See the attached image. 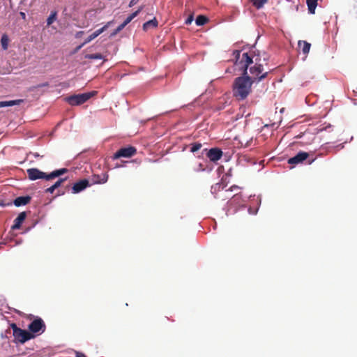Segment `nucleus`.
Returning <instances> with one entry per match:
<instances>
[{
	"mask_svg": "<svg viewBox=\"0 0 357 357\" xmlns=\"http://www.w3.org/2000/svg\"><path fill=\"white\" fill-rule=\"evenodd\" d=\"M195 170L196 171H204L205 167H204V165H202V163H199L198 165V167Z\"/></svg>",
	"mask_w": 357,
	"mask_h": 357,
	"instance_id": "2f4dec72",
	"label": "nucleus"
},
{
	"mask_svg": "<svg viewBox=\"0 0 357 357\" xmlns=\"http://www.w3.org/2000/svg\"><path fill=\"white\" fill-rule=\"evenodd\" d=\"M208 19L202 15L197 16L195 22L197 26H202L208 22Z\"/></svg>",
	"mask_w": 357,
	"mask_h": 357,
	"instance_id": "412c9836",
	"label": "nucleus"
},
{
	"mask_svg": "<svg viewBox=\"0 0 357 357\" xmlns=\"http://www.w3.org/2000/svg\"><path fill=\"white\" fill-rule=\"evenodd\" d=\"M28 328L32 334L37 333H43L46 329V326L40 317H36L29 324Z\"/></svg>",
	"mask_w": 357,
	"mask_h": 357,
	"instance_id": "423d86ee",
	"label": "nucleus"
},
{
	"mask_svg": "<svg viewBox=\"0 0 357 357\" xmlns=\"http://www.w3.org/2000/svg\"><path fill=\"white\" fill-rule=\"evenodd\" d=\"M126 25L123 22L121 24H120L117 29H116V31L114 34H116L117 32L121 31Z\"/></svg>",
	"mask_w": 357,
	"mask_h": 357,
	"instance_id": "c85d7f7f",
	"label": "nucleus"
},
{
	"mask_svg": "<svg viewBox=\"0 0 357 357\" xmlns=\"http://www.w3.org/2000/svg\"><path fill=\"white\" fill-rule=\"evenodd\" d=\"M26 217V213L25 211L21 212L18 216L14 220V224L12 226L13 230H16L20 228L22 224L24 221Z\"/></svg>",
	"mask_w": 357,
	"mask_h": 357,
	"instance_id": "ddd939ff",
	"label": "nucleus"
},
{
	"mask_svg": "<svg viewBox=\"0 0 357 357\" xmlns=\"http://www.w3.org/2000/svg\"><path fill=\"white\" fill-rule=\"evenodd\" d=\"M22 102H23V100H10V101H1V102H0V107L13 106V105H20Z\"/></svg>",
	"mask_w": 357,
	"mask_h": 357,
	"instance_id": "aec40b11",
	"label": "nucleus"
},
{
	"mask_svg": "<svg viewBox=\"0 0 357 357\" xmlns=\"http://www.w3.org/2000/svg\"><path fill=\"white\" fill-rule=\"evenodd\" d=\"M309 157V153L304 151H300L295 156L288 160V163L290 165H298L303 162Z\"/></svg>",
	"mask_w": 357,
	"mask_h": 357,
	"instance_id": "9d476101",
	"label": "nucleus"
},
{
	"mask_svg": "<svg viewBox=\"0 0 357 357\" xmlns=\"http://www.w3.org/2000/svg\"><path fill=\"white\" fill-rule=\"evenodd\" d=\"M75 357H86L84 354L79 352V351H75Z\"/></svg>",
	"mask_w": 357,
	"mask_h": 357,
	"instance_id": "473e14b6",
	"label": "nucleus"
},
{
	"mask_svg": "<svg viewBox=\"0 0 357 357\" xmlns=\"http://www.w3.org/2000/svg\"><path fill=\"white\" fill-rule=\"evenodd\" d=\"M97 94V91H93L88 93H81V94H77V95H73L67 98V102L73 106L75 105H79L85 102H86L88 100H89L91 97L94 96Z\"/></svg>",
	"mask_w": 357,
	"mask_h": 357,
	"instance_id": "20e7f679",
	"label": "nucleus"
},
{
	"mask_svg": "<svg viewBox=\"0 0 357 357\" xmlns=\"http://www.w3.org/2000/svg\"><path fill=\"white\" fill-rule=\"evenodd\" d=\"M56 19V12H52L47 20V24L51 25Z\"/></svg>",
	"mask_w": 357,
	"mask_h": 357,
	"instance_id": "393cba45",
	"label": "nucleus"
},
{
	"mask_svg": "<svg viewBox=\"0 0 357 357\" xmlns=\"http://www.w3.org/2000/svg\"><path fill=\"white\" fill-rule=\"evenodd\" d=\"M66 178H59L54 185H52L56 189L58 188Z\"/></svg>",
	"mask_w": 357,
	"mask_h": 357,
	"instance_id": "bb28decb",
	"label": "nucleus"
},
{
	"mask_svg": "<svg viewBox=\"0 0 357 357\" xmlns=\"http://www.w3.org/2000/svg\"><path fill=\"white\" fill-rule=\"evenodd\" d=\"M89 181L87 179H82L74 183L72 187V192L73 194H77L84 190L88 186H89Z\"/></svg>",
	"mask_w": 357,
	"mask_h": 357,
	"instance_id": "9b49d317",
	"label": "nucleus"
},
{
	"mask_svg": "<svg viewBox=\"0 0 357 357\" xmlns=\"http://www.w3.org/2000/svg\"><path fill=\"white\" fill-rule=\"evenodd\" d=\"M259 61L258 59L256 58L255 64L250 68V73L252 75L251 78L254 81L257 79L258 82H260L267 77L268 72L263 73V66Z\"/></svg>",
	"mask_w": 357,
	"mask_h": 357,
	"instance_id": "39448f33",
	"label": "nucleus"
},
{
	"mask_svg": "<svg viewBox=\"0 0 357 357\" xmlns=\"http://www.w3.org/2000/svg\"><path fill=\"white\" fill-rule=\"evenodd\" d=\"M238 188H238V186H237V185H232V186L229 189V190H230V191H234V190H237V189H238Z\"/></svg>",
	"mask_w": 357,
	"mask_h": 357,
	"instance_id": "f704fd0d",
	"label": "nucleus"
},
{
	"mask_svg": "<svg viewBox=\"0 0 357 357\" xmlns=\"http://www.w3.org/2000/svg\"><path fill=\"white\" fill-rule=\"evenodd\" d=\"M137 149L134 146H128L120 149L113 155L114 160L119 159L120 158H130L135 155Z\"/></svg>",
	"mask_w": 357,
	"mask_h": 357,
	"instance_id": "0eeeda50",
	"label": "nucleus"
},
{
	"mask_svg": "<svg viewBox=\"0 0 357 357\" xmlns=\"http://www.w3.org/2000/svg\"><path fill=\"white\" fill-rule=\"evenodd\" d=\"M234 54L236 58L235 66L243 72V76L236 77L233 82V96L238 100H243L251 93L254 83L251 77L247 75L248 68L253 63V60L247 52L243 53L241 56V51L235 50Z\"/></svg>",
	"mask_w": 357,
	"mask_h": 357,
	"instance_id": "f257e3e1",
	"label": "nucleus"
},
{
	"mask_svg": "<svg viewBox=\"0 0 357 357\" xmlns=\"http://www.w3.org/2000/svg\"><path fill=\"white\" fill-rule=\"evenodd\" d=\"M193 21V15H190L186 20H185V24H190Z\"/></svg>",
	"mask_w": 357,
	"mask_h": 357,
	"instance_id": "cd10ccee",
	"label": "nucleus"
},
{
	"mask_svg": "<svg viewBox=\"0 0 357 357\" xmlns=\"http://www.w3.org/2000/svg\"><path fill=\"white\" fill-rule=\"evenodd\" d=\"M226 185L223 182L217 183L211 186V191L213 194H216L218 191L223 190Z\"/></svg>",
	"mask_w": 357,
	"mask_h": 357,
	"instance_id": "a211bd4d",
	"label": "nucleus"
},
{
	"mask_svg": "<svg viewBox=\"0 0 357 357\" xmlns=\"http://www.w3.org/2000/svg\"><path fill=\"white\" fill-rule=\"evenodd\" d=\"M202 146V144L199 142H195L190 144V151L195 153L199 150Z\"/></svg>",
	"mask_w": 357,
	"mask_h": 357,
	"instance_id": "b1692460",
	"label": "nucleus"
},
{
	"mask_svg": "<svg viewBox=\"0 0 357 357\" xmlns=\"http://www.w3.org/2000/svg\"><path fill=\"white\" fill-rule=\"evenodd\" d=\"M9 39L7 35L4 34L2 36L1 39V44L3 50H6L8 47Z\"/></svg>",
	"mask_w": 357,
	"mask_h": 357,
	"instance_id": "5701e85b",
	"label": "nucleus"
},
{
	"mask_svg": "<svg viewBox=\"0 0 357 357\" xmlns=\"http://www.w3.org/2000/svg\"><path fill=\"white\" fill-rule=\"evenodd\" d=\"M223 107H219L218 109H222Z\"/></svg>",
	"mask_w": 357,
	"mask_h": 357,
	"instance_id": "4c0bfd02",
	"label": "nucleus"
},
{
	"mask_svg": "<svg viewBox=\"0 0 357 357\" xmlns=\"http://www.w3.org/2000/svg\"><path fill=\"white\" fill-rule=\"evenodd\" d=\"M22 17H23L24 18L25 17V14L24 13H20Z\"/></svg>",
	"mask_w": 357,
	"mask_h": 357,
	"instance_id": "e433bc0d",
	"label": "nucleus"
},
{
	"mask_svg": "<svg viewBox=\"0 0 357 357\" xmlns=\"http://www.w3.org/2000/svg\"><path fill=\"white\" fill-rule=\"evenodd\" d=\"M112 23V22H107L105 26H103L102 28L96 30V31H94L93 33H91L90 36H89L88 38H86L84 40V42L81 45H79L77 49H80L81 47H82L84 45L89 43V42H91V40H93V39H95L96 37H98L100 34H101L103 31H105L109 26L110 24Z\"/></svg>",
	"mask_w": 357,
	"mask_h": 357,
	"instance_id": "1a4fd4ad",
	"label": "nucleus"
},
{
	"mask_svg": "<svg viewBox=\"0 0 357 357\" xmlns=\"http://www.w3.org/2000/svg\"><path fill=\"white\" fill-rule=\"evenodd\" d=\"M84 58L87 59H91V60L103 59L104 61H106L107 60V59H105V56H103L102 54H101L100 53L88 54L84 56Z\"/></svg>",
	"mask_w": 357,
	"mask_h": 357,
	"instance_id": "6ab92c4d",
	"label": "nucleus"
},
{
	"mask_svg": "<svg viewBox=\"0 0 357 357\" xmlns=\"http://www.w3.org/2000/svg\"><path fill=\"white\" fill-rule=\"evenodd\" d=\"M158 26V21L154 17L153 20L147 21L143 24V29L147 31L151 27L155 28Z\"/></svg>",
	"mask_w": 357,
	"mask_h": 357,
	"instance_id": "f3484780",
	"label": "nucleus"
},
{
	"mask_svg": "<svg viewBox=\"0 0 357 357\" xmlns=\"http://www.w3.org/2000/svg\"><path fill=\"white\" fill-rule=\"evenodd\" d=\"M298 47L301 49L302 52L307 55L310 50L311 44L305 40H299L298 43Z\"/></svg>",
	"mask_w": 357,
	"mask_h": 357,
	"instance_id": "2eb2a0df",
	"label": "nucleus"
},
{
	"mask_svg": "<svg viewBox=\"0 0 357 357\" xmlns=\"http://www.w3.org/2000/svg\"><path fill=\"white\" fill-rule=\"evenodd\" d=\"M137 16L136 13H132L129 16L126 17V19L124 20L123 23L127 25L129 24L135 17Z\"/></svg>",
	"mask_w": 357,
	"mask_h": 357,
	"instance_id": "a878e982",
	"label": "nucleus"
},
{
	"mask_svg": "<svg viewBox=\"0 0 357 357\" xmlns=\"http://www.w3.org/2000/svg\"><path fill=\"white\" fill-rule=\"evenodd\" d=\"M10 328L13 330V334L15 339L21 344H24L26 341L35 337L31 333L26 330L21 329L14 323L10 324Z\"/></svg>",
	"mask_w": 357,
	"mask_h": 357,
	"instance_id": "7ed1b4c3",
	"label": "nucleus"
},
{
	"mask_svg": "<svg viewBox=\"0 0 357 357\" xmlns=\"http://www.w3.org/2000/svg\"><path fill=\"white\" fill-rule=\"evenodd\" d=\"M109 178V175L107 172L99 174H93L91 176V184H103L105 183Z\"/></svg>",
	"mask_w": 357,
	"mask_h": 357,
	"instance_id": "f8f14e48",
	"label": "nucleus"
},
{
	"mask_svg": "<svg viewBox=\"0 0 357 357\" xmlns=\"http://www.w3.org/2000/svg\"><path fill=\"white\" fill-rule=\"evenodd\" d=\"M318 0H307L306 3L308 7V11L311 14H314L317 6Z\"/></svg>",
	"mask_w": 357,
	"mask_h": 357,
	"instance_id": "dca6fc26",
	"label": "nucleus"
},
{
	"mask_svg": "<svg viewBox=\"0 0 357 357\" xmlns=\"http://www.w3.org/2000/svg\"><path fill=\"white\" fill-rule=\"evenodd\" d=\"M253 6L257 8H261L268 1V0H250Z\"/></svg>",
	"mask_w": 357,
	"mask_h": 357,
	"instance_id": "4be33fe9",
	"label": "nucleus"
},
{
	"mask_svg": "<svg viewBox=\"0 0 357 357\" xmlns=\"http://www.w3.org/2000/svg\"><path fill=\"white\" fill-rule=\"evenodd\" d=\"M68 172V169L66 168L54 170L50 174H46L37 168H30L26 170L28 178L31 181L37 179H45L47 181H50L55 178L56 177H59Z\"/></svg>",
	"mask_w": 357,
	"mask_h": 357,
	"instance_id": "f03ea898",
	"label": "nucleus"
},
{
	"mask_svg": "<svg viewBox=\"0 0 357 357\" xmlns=\"http://www.w3.org/2000/svg\"><path fill=\"white\" fill-rule=\"evenodd\" d=\"M49 86L48 82H45V83H43L41 84H39L38 87H44V86Z\"/></svg>",
	"mask_w": 357,
	"mask_h": 357,
	"instance_id": "c9c22d12",
	"label": "nucleus"
},
{
	"mask_svg": "<svg viewBox=\"0 0 357 357\" xmlns=\"http://www.w3.org/2000/svg\"><path fill=\"white\" fill-rule=\"evenodd\" d=\"M31 197L29 195L26 196H21L15 198L13 201V204L15 206L19 207L21 206H24L30 202Z\"/></svg>",
	"mask_w": 357,
	"mask_h": 357,
	"instance_id": "4468645a",
	"label": "nucleus"
},
{
	"mask_svg": "<svg viewBox=\"0 0 357 357\" xmlns=\"http://www.w3.org/2000/svg\"><path fill=\"white\" fill-rule=\"evenodd\" d=\"M55 190H56V188H55L53 185H52V186H50V188H47V189L45 190V192H47V193H51V194H52V193H53V192H54V191Z\"/></svg>",
	"mask_w": 357,
	"mask_h": 357,
	"instance_id": "c756f323",
	"label": "nucleus"
},
{
	"mask_svg": "<svg viewBox=\"0 0 357 357\" xmlns=\"http://www.w3.org/2000/svg\"><path fill=\"white\" fill-rule=\"evenodd\" d=\"M139 1V0H131L129 3L128 6H129V7H132L135 5H136Z\"/></svg>",
	"mask_w": 357,
	"mask_h": 357,
	"instance_id": "7c9ffc66",
	"label": "nucleus"
},
{
	"mask_svg": "<svg viewBox=\"0 0 357 357\" xmlns=\"http://www.w3.org/2000/svg\"><path fill=\"white\" fill-rule=\"evenodd\" d=\"M204 151L206 152L207 158L213 162L218 161L223 155L222 150L219 148H212L209 150L205 149Z\"/></svg>",
	"mask_w": 357,
	"mask_h": 357,
	"instance_id": "6e6552de",
	"label": "nucleus"
},
{
	"mask_svg": "<svg viewBox=\"0 0 357 357\" xmlns=\"http://www.w3.org/2000/svg\"><path fill=\"white\" fill-rule=\"evenodd\" d=\"M144 9V6H141L139 7V8L135 12L137 13V16L139 15V13Z\"/></svg>",
	"mask_w": 357,
	"mask_h": 357,
	"instance_id": "72a5a7b5",
	"label": "nucleus"
}]
</instances>
